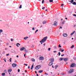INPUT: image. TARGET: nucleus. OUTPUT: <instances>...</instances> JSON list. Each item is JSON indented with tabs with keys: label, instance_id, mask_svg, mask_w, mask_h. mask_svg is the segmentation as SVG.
Wrapping results in <instances>:
<instances>
[{
	"label": "nucleus",
	"instance_id": "4d7b16f0",
	"mask_svg": "<svg viewBox=\"0 0 76 76\" xmlns=\"http://www.w3.org/2000/svg\"><path fill=\"white\" fill-rule=\"evenodd\" d=\"M48 11V10L47 9L45 10V11H46V12L47 11Z\"/></svg>",
	"mask_w": 76,
	"mask_h": 76
},
{
	"label": "nucleus",
	"instance_id": "864d4df0",
	"mask_svg": "<svg viewBox=\"0 0 76 76\" xmlns=\"http://www.w3.org/2000/svg\"><path fill=\"white\" fill-rule=\"evenodd\" d=\"M18 45L17 44L16 45V46H17L18 47H19V46H18Z\"/></svg>",
	"mask_w": 76,
	"mask_h": 76
},
{
	"label": "nucleus",
	"instance_id": "4be33fe9",
	"mask_svg": "<svg viewBox=\"0 0 76 76\" xmlns=\"http://www.w3.org/2000/svg\"><path fill=\"white\" fill-rule=\"evenodd\" d=\"M24 50H25L24 51H25L26 53H28V51L26 49H24Z\"/></svg>",
	"mask_w": 76,
	"mask_h": 76
},
{
	"label": "nucleus",
	"instance_id": "8fccbe9b",
	"mask_svg": "<svg viewBox=\"0 0 76 76\" xmlns=\"http://www.w3.org/2000/svg\"><path fill=\"white\" fill-rule=\"evenodd\" d=\"M63 4H62L61 5V7H63Z\"/></svg>",
	"mask_w": 76,
	"mask_h": 76
},
{
	"label": "nucleus",
	"instance_id": "f3484780",
	"mask_svg": "<svg viewBox=\"0 0 76 76\" xmlns=\"http://www.w3.org/2000/svg\"><path fill=\"white\" fill-rule=\"evenodd\" d=\"M28 38V37H26L24 38V39H25V40H26V39Z\"/></svg>",
	"mask_w": 76,
	"mask_h": 76
},
{
	"label": "nucleus",
	"instance_id": "f257e3e1",
	"mask_svg": "<svg viewBox=\"0 0 76 76\" xmlns=\"http://www.w3.org/2000/svg\"><path fill=\"white\" fill-rule=\"evenodd\" d=\"M47 37H45L44 38L42 39V42H44L46 40H47Z\"/></svg>",
	"mask_w": 76,
	"mask_h": 76
},
{
	"label": "nucleus",
	"instance_id": "c756f323",
	"mask_svg": "<svg viewBox=\"0 0 76 76\" xmlns=\"http://www.w3.org/2000/svg\"><path fill=\"white\" fill-rule=\"evenodd\" d=\"M2 76H4V75H5V73H2Z\"/></svg>",
	"mask_w": 76,
	"mask_h": 76
},
{
	"label": "nucleus",
	"instance_id": "f03ea898",
	"mask_svg": "<svg viewBox=\"0 0 76 76\" xmlns=\"http://www.w3.org/2000/svg\"><path fill=\"white\" fill-rule=\"evenodd\" d=\"M57 22L56 21H55L52 24L53 26H57Z\"/></svg>",
	"mask_w": 76,
	"mask_h": 76
},
{
	"label": "nucleus",
	"instance_id": "7ed1b4c3",
	"mask_svg": "<svg viewBox=\"0 0 76 76\" xmlns=\"http://www.w3.org/2000/svg\"><path fill=\"white\" fill-rule=\"evenodd\" d=\"M41 66H40L38 65L36 67L35 69H36V70H38V69L41 68Z\"/></svg>",
	"mask_w": 76,
	"mask_h": 76
},
{
	"label": "nucleus",
	"instance_id": "4c0bfd02",
	"mask_svg": "<svg viewBox=\"0 0 76 76\" xmlns=\"http://www.w3.org/2000/svg\"><path fill=\"white\" fill-rule=\"evenodd\" d=\"M50 50H51V48H49L48 49V51H50Z\"/></svg>",
	"mask_w": 76,
	"mask_h": 76
},
{
	"label": "nucleus",
	"instance_id": "3c124183",
	"mask_svg": "<svg viewBox=\"0 0 76 76\" xmlns=\"http://www.w3.org/2000/svg\"><path fill=\"white\" fill-rule=\"evenodd\" d=\"M57 52V51H53V53H56Z\"/></svg>",
	"mask_w": 76,
	"mask_h": 76
},
{
	"label": "nucleus",
	"instance_id": "20e7f679",
	"mask_svg": "<svg viewBox=\"0 0 76 76\" xmlns=\"http://www.w3.org/2000/svg\"><path fill=\"white\" fill-rule=\"evenodd\" d=\"M50 62H52V63H53V62H54V59L53 58H50Z\"/></svg>",
	"mask_w": 76,
	"mask_h": 76
},
{
	"label": "nucleus",
	"instance_id": "338daca9",
	"mask_svg": "<svg viewBox=\"0 0 76 76\" xmlns=\"http://www.w3.org/2000/svg\"><path fill=\"white\" fill-rule=\"evenodd\" d=\"M60 28H62V27H60V28H59V29H60Z\"/></svg>",
	"mask_w": 76,
	"mask_h": 76
},
{
	"label": "nucleus",
	"instance_id": "39448f33",
	"mask_svg": "<svg viewBox=\"0 0 76 76\" xmlns=\"http://www.w3.org/2000/svg\"><path fill=\"white\" fill-rule=\"evenodd\" d=\"M63 36L64 37H67V34L66 33H64L63 34Z\"/></svg>",
	"mask_w": 76,
	"mask_h": 76
},
{
	"label": "nucleus",
	"instance_id": "6ab92c4d",
	"mask_svg": "<svg viewBox=\"0 0 76 76\" xmlns=\"http://www.w3.org/2000/svg\"><path fill=\"white\" fill-rule=\"evenodd\" d=\"M64 61H67V58H64Z\"/></svg>",
	"mask_w": 76,
	"mask_h": 76
},
{
	"label": "nucleus",
	"instance_id": "473e14b6",
	"mask_svg": "<svg viewBox=\"0 0 76 76\" xmlns=\"http://www.w3.org/2000/svg\"><path fill=\"white\" fill-rule=\"evenodd\" d=\"M44 0H43L42 1V4H44Z\"/></svg>",
	"mask_w": 76,
	"mask_h": 76
},
{
	"label": "nucleus",
	"instance_id": "f8f14e48",
	"mask_svg": "<svg viewBox=\"0 0 76 76\" xmlns=\"http://www.w3.org/2000/svg\"><path fill=\"white\" fill-rule=\"evenodd\" d=\"M75 66V64L73 63L70 66V67H73Z\"/></svg>",
	"mask_w": 76,
	"mask_h": 76
},
{
	"label": "nucleus",
	"instance_id": "09e8293b",
	"mask_svg": "<svg viewBox=\"0 0 76 76\" xmlns=\"http://www.w3.org/2000/svg\"><path fill=\"white\" fill-rule=\"evenodd\" d=\"M9 54H7V55H6V56H9Z\"/></svg>",
	"mask_w": 76,
	"mask_h": 76
},
{
	"label": "nucleus",
	"instance_id": "72a5a7b5",
	"mask_svg": "<svg viewBox=\"0 0 76 76\" xmlns=\"http://www.w3.org/2000/svg\"><path fill=\"white\" fill-rule=\"evenodd\" d=\"M58 54H59V56H60L61 55V53H60V52H58Z\"/></svg>",
	"mask_w": 76,
	"mask_h": 76
},
{
	"label": "nucleus",
	"instance_id": "7c9ffc66",
	"mask_svg": "<svg viewBox=\"0 0 76 76\" xmlns=\"http://www.w3.org/2000/svg\"><path fill=\"white\" fill-rule=\"evenodd\" d=\"M19 9H21L22 8V5H20V7H19Z\"/></svg>",
	"mask_w": 76,
	"mask_h": 76
},
{
	"label": "nucleus",
	"instance_id": "a18cd8bd",
	"mask_svg": "<svg viewBox=\"0 0 76 76\" xmlns=\"http://www.w3.org/2000/svg\"><path fill=\"white\" fill-rule=\"evenodd\" d=\"M24 65H25V66H28L27 64H24Z\"/></svg>",
	"mask_w": 76,
	"mask_h": 76
},
{
	"label": "nucleus",
	"instance_id": "ea45409f",
	"mask_svg": "<svg viewBox=\"0 0 76 76\" xmlns=\"http://www.w3.org/2000/svg\"><path fill=\"white\" fill-rule=\"evenodd\" d=\"M26 53H25L24 54V57H25L26 56Z\"/></svg>",
	"mask_w": 76,
	"mask_h": 76
},
{
	"label": "nucleus",
	"instance_id": "a878e982",
	"mask_svg": "<svg viewBox=\"0 0 76 76\" xmlns=\"http://www.w3.org/2000/svg\"><path fill=\"white\" fill-rule=\"evenodd\" d=\"M4 73H7V70H5L4 71Z\"/></svg>",
	"mask_w": 76,
	"mask_h": 76
},
{
	"label": "nucleus",
	"instance_id": "9d476101",
	"mask_svg": "<svg viewBox=\"0 0 76 76\" xmlns=\"http://www.w3.org/2000/svg\"><path fill=\"white\" fill-rule=\"evenodd\" d=\"M53 64V63L50 62V63L49 64V66H52Z\"/></svg>",
	"mask_w": 76,
	"mask_h": 76
},
{
	"label": "nucleus",
	"instance_id": "393cba45",
	"mask_svg": "<svg viewBox=\"0 0 76 76\" xmlns=\"http://www.w3.org/2000/svg\"><path fill=\"white\" fill-rule=\"evenodd\" d=\"M58 67V66L56 65L55 67V69H57V68Z\"/></svg>",
	"mask_w": 76,
	"mask_h": 76
},
{
	"label": "nucleus",
	"instance_id": "b1692460",
	"mask_svg": "<svg viewBox=\"0 0 76 76\" xmlns=\"http://www.w3.org/2000/svg\"><path fill=\"white\" fill-rule=\"evenodd\" d=\"M3 31L2 30L0 29V34H1V33L3 32Z\"/></svg>",
	"mask_w": 76,
	"mask_h": 76
},
{
	"label": "nucleus",
	"instance_id": "bf43d9fd",
	"mask_svg": "<svg viewBox=\"0 0 76 76\" xmlns=\"http://www.w3.org/2000/svg\"><path fill=\"white\" fill-rule=\"evenodd\" d=\"M28 69H29V68H30V66H28Z\"/></svg>",
	"mask_w": 76,
	"mask_h": 76
},
{
	"label": "nucleus",
	"instance_id": "79ce46f5",
	"mask_svg": "<svg viewBox=\"0 0 76 76\" xmlns=\"http://www.w3.org/2000/svg\"><path fill=\"white\" fill-rule=\"evenodd\" d=\"M76 25H74V26H73L74 28H75V27H76Z\"/></svg>",
	"mask_w": 76,
	"mask_h": 76
},
{
	"label": "nucleus",
	"instance_id": "412c9836",
	"mask_svg": "<svg viewBox=\"0 0 76 76\" xmlns=\"http://www.w3.org/2000/svg\"><path fill=\"white\" fill-rule=\"evenodd\" d=\"M43 72V70H40L38 72V73H42V72Z\"/></svg>",
	"mask_w": 76,
	"mask_h": 76
},
{
	"label": "nucleus",
	"instance_id": "f704fd0d",
	"mask_svg": "<svg viewBox=\"0 0 76 76\" xmlns=\"http://www.w3.org/2000/svg\"><path fill=\"white\" fill-rule=\"evenodd\" d=\"M38 30H37L35 32V33L36 34V33H37V32H38Z\"/></svg>",
	"mask_w": 76,
	"mask_h": 76
},
{
	"label": "nucleus",
	"instance_id": "6e6d98bb",
	"mask_svg": "<svg viewBox=\"0 0 76 76\" xmlns=\"http://www.w3.org/2000/svg\"><path fill=\"white\" fill-rule=\"evenodd\" d=\"M64 56V54H63V55H61V56Z\"/></svg>",
	"mask_w": 76,
	"mask_h": 76
},
{
	"label": "nucleus",
	"instance_id": "052dcab7",
	"mask_svg": "<svg viewBox=\"0 0 76 76\" xmlns=\"http://www.w3.org/2000/svg\"><path fill=\"white\" fill-rule=\"evenodd\" d=\"M40 42H42V40L41 41H40Z\"/></svg>",
	"mask_w": 76,
	"mask_h": 76
},
{
	"label": "nucleus",
	"instance_id": "680f3d73",
	"mask_svg": "<svg viewBox=\"0 0 76 76\" xmlns=\"http://www.w3.org/2000/svg\"><path fill=\"white\" fill-rule=\"evenodd\" d=\"M5 50H7V48H5Z\"/></svg>",
	"mask_w": 76,
	"mask_h": 76
},
{
	"label": "nucleus",
	"instance_id": "a19ab883",
	"mask_svg": "<svg viewBox=\"0 0 76 76\" xmlns=\"http://www.w3.org/2000/svg\"><path fill=\"white\" fill-rule=\"evenodd\" d=\"M18 72H20V69H18Z\"/></svg>",
	"mask_w": 76,
	"mask_h": 76
},
{
	"label": "nucleus",
	"instance_id": "dca6fc26",
	"mask_svg": "<svg viewBox=\"0 0 76 76\" xmlns=\"http://www.w3.org/2000/svg\"><path fill=\"white\" fill-rule=\"evenodd\" d=\"M31 61H35V60L34 58H31Z\"/></svg>",
	"mask_w": 76,
	"mask_h": 76
},
{
	"label": "nucleus",
	"instance_id": "bb28decb",
	"mask_svg": "<svg viewBox=\"0 0 76 76\" xmlns=\"http://www.w3.org/2000/svg\"><path fill=\"white\" fill-rule=\"evenodd\" d=\"M76 2H73V3H72V4H74V5H75V4H76Z\"/></svg>",
	"mask_w": 76,
	"mask_h": 76
},
{
	"label": "nucleus",
	"instance_id": "a211bd4d",
	"mask_svg": "<svg viewBox=\"0 0 76 76\" xmlns=\"http://www.w3.org/2000/svg\"><path fill=\"white\" fill-rule=\"evenodd\" d=\"M65 22H66V21L64 20L62 22V24H63V25H64V23Z\"/></svg>",
	"mask_w": 76,
	"mask_h": 76
},
{
	"label": "nucleus",
	"instance_id": "c85d7f7f",
	"mask_svg": "<svg viewBox=\"0 0 76 76\" xmlns=\"http://www.w3.org/2000/svg\"><path fill=\"white\" fill-rule=\"evenodd\" d=\"M50 2H53V0H49Z\"/></svg>",
	"mask_w": 76,
	"mask_h": 76
},
{
	"label": "nucleus",
	"instance_id": "37998d69",
	"mask_svg": "<svg viewBox=\"0 0 76 76\" xmlns=\"http://www.w3.org/2000/svg\"><path fill=\"white\" fill-rule=\"evenodd\" d=\"M64 51V50H61V52H63V51Z\"/></svg>",
	"mask_w": 76,
	"mask_h": 76
},
{
	"label": "nucleus",
	"instance_id": "de8ad7c7",
	"mask_svg": "<svg viewBox=\"0 0 76 76\" xmlns=\"http://www.w3.org/2000/svg\"><path fill=\"white\" fill-rule=\"evenodd\" d=\"M73 16H76V15H75V14H74V15H73Z\"/></svg>",
	"mask_w": 76,
	"mask_h": 76
},
{
	"label": "nucleus",
	"instance_id": "1a4fd4ad",
	"mask_svg": "<svg viewBox=\"0 0 76 76\" xmlns=\"http://www.w3.org/2000/svg\"><path fill=\"white\" fill-rule=\"evenodd\" d=\"M46 23H47V21L44 20L42 22V23L43 25H45V24H46Z\"/></svg>",
	"mask_w": 76,
	"mask_h": 76
},
{
	"label": "nucleus",
	"instance_id": "774afa93",
	"mask_svg": "<svg viewBox=\"0 0 76 76\" xmlns=\"http://www.w3.org/2000/svg\"><path fill=\"white\" fill-rule=\"evenodd\" d=\"M52 67H53V68H54V66H53V65L52 66Z\"/></svg>",
	"mask_w": 76,
	"mask_h": 76
},
{
	"label": "nucleus",
	"instance_id": "9b49d317",
	"mask_svg": "<svg viewBox=\"0 0 76 76\" xmlns=\"http://www.w3.org/2000/svg\"><path fill=\"white\" fill-rule=\"evenodd\" d=\"M25 48L24 47L20 49V51H23V50H25Z\"/></svg>",
	"mask_w": 76,
	"mask_h": 76
},
{
	"label": "nucleus",
	"instance_id": "13d9d810",
	"mask_svg": "<svg viewBox=\"0 0 76 76\" xmlns=\"http://www.w3.org/2000/svg\"><path fill=\"white\" fill-rule=\"evenodd\" d=\"M65 19H66V20H67V18H65Z\"/></svg>",
	"mask_w": 76,
	"mask_h": 76
},
{
	"label": "nucleus",
	"instance_id": "2eb2a0df",
	"mask_svg": "<svg viewBox=\"0 0 76 76\" xmlns=\"http://www.w3.org/2000/svg\"><path fill=\"white\" fill-rule=\"evenodd\" d=\"M63 59H64V58H61L59 59V60L60 61H62V60H63Z\"/></svg>",
	"mask_w": 76,
	"mask_h": 76
},
{
	"label": "nucleus",
	"instance_id": "603ef678",
	"mask_svg": "<svg viewBox=\"0 0 76 76\" xmlns=\"http://www.w3.org/2000/svg\"><path fill=\"white\" fill-rule=\"evenodd\" d=\"M45 75H48V74H47V73H45Z\"/></svg>",
	"mask_w": 76,
	"mask_h": 76
},
{
	"label": "nucleus",
	"instance_id": "5701e85b",
	"mask_svg": "<svg viewBox=\"0 0 76 76\" xmlns=\"http://www.w3.org/2000/svg\"><path fill=\"white\" fill-rule=\"evenodd\" d=\"M34 68V64H33L31 66V69H32Z\"/></svg>",
	"mask_w": 76,
	"mask_h": 76
},
{
	"label": "nucleus",
	"instance_id": "2f4dec72",
	"mask_svg": "<svg viewBox=\"0 0 76 76\" xmlns=\"http://www.w3.org/2000/svg\"><path fill=\"white\" fill-rule=\"evenodd\" d=\"M58 47H59V48H61V46L60 45H59Z\"/></svg>",
	"mask_w": 76,
	"mask_h": 76
},
{
	"label": "nucleus",
	"instance_id": "c9c22d12",
	"mask_svg": "<svg viewBox=\"0 0 76 76\" xmlns=\"http://www.w3.org/2000/svg\"><path fill=\"white\" fill-rule=\"evenodd\" d=\"M11 60H12V58H10V62H12V61H11Z\"/></svg>",
	"mask_w": 76,
	"mask_h": 76
},
{
	"label": "nucleus",
	"instance_id": "0e129e2a",
	"mask_svg": "<svg viewBox=\"0 0 76 76\" xmlns=\"http://www.w3.org/2000/svg\"><path fill=\"white\" fill-rule=\"evenodd\" d=\"M5 36H7V34H5Z\"/></svg>",
	"mask_w": 76,
	"mask_h": 76
},
{
	"label": "nucleus",
	"instance_id": "cd10ccee",
	"mask_svg": "<svg viewBox=\"0 0 76 76\" xmlns=\"http://www.w3.org/2000/svg\"><path fill=\"white\" fill-rule=\"evenodd\" d=\"M71 48H74V45H72L71 47Z\"/></svg>",
	"mask_w": 76,
	"mask_h": 76
},
{
	"label": "nucleus",
	"instance_id": "c03bdc74",
	"mask_svg": "<svg viewBox=\"0 0 76 76\" xmlns=\"http://www.w3.org/2000/svg\"><path fill=\"white\" fill-rule=\"evenodd\" d=\"M17 44L19 45H20V44L19 43H17Z\"/></svg>",
	"mask_w": 76,
	"mask_h": 76
},
{
	"label": "nucleus",
	"instance_id": "49530a36",
	"mask_svg": "<svg viewBox=\"0 0 76 76\" xmlns=\"http://www.w3.org/2000/svg\"><path fill=\"white\" fill-rule=\"evenodd\" d=\"M74 60H76V57L75 58H74Z\"/></svg>",
	"mask_w": 76,
	"mask_h": 76
},
{
	"label": "nucleus",
	"instance_id": "5fc2aeb1",
	"mask_svg": "<svg viewBox=\"0 0 76 76\" xmlns=\"http://www.w3.org/2000/svg\"><path fill=\"white\" fill-rule=\"evenodd\" d=\"M11 41H13V39L12 38V39H11Z\"/></svg>",
	"mask_w": 76,
	"mask_h": 76
},
{
	"label": "nucleus",
	"instance_id": "e2e57ef3",
	"mask_svg": "<svg viewBox=\"0 0 76 76\" xmlns=\"http://www.w3.org/2000/svg\"><path fill=\"white\" fill-rule=\"evenodd\" d=\"M17 57H19V56H16Z\"/></svg>",
	"mask_w": 76,
	"mask_h": 76
},
{
	"label": "nucleus",
	"instance_id": "e433bc0d",
	"mask_svg": "<svg viewBox=\"0 0 76 76\" xmlns=\"http://www.w3.org/2000/svg\"><path fill=\"white\" fill-rule=\"evenodd\" d=\"M9 43H6V45H9Z\"/></svg>",
	"mask_w": 76,
	"mask_h": 76
},
{
	"label": "nucleus",
	"instance_id": "0eeeda50",
	"mask_svg": "<svg viewBox=\"0 0 76 76\" xmlns=\"http://www.w3.org/2000/svg\"><path fill=\"white\" fill-rule=\"evenodd\" d=\"M44 57H43L42 56H41L39 58V59L40 60H44Z\"/></svg>",
	"mask_w": 76,
	"mask_h": 76
},
{
	"label": "nucleus",
	"instance_id": "6e6552de",
	"mask_svg": "<svg viewBox=\"0 0 76 76\" xmlns=\"http://www.w3.org/2000/svg\"><path fill=\"white\" fill-rule=\"evenodd\" d=\"M73 72V69H71L70 70L69 72V73H72V72Z\"/></svg>",
	"mask_w": 76,
	"mask_h": 76
},
{
	"label": "nucleus",
	"instance_id": "aec40b11",
	"mask_svg": "<svg viewBox=\"0 0 76 76\" xmlns=\"http://www.w3.org/2000/svg\"><path fill=\"white\" fill-rule=\"evenodd\" d=\"M73 1H74V0H72L71 1H70V2L71 3H72V4H73Z\"/></svg>",
	"mask_w": 76,
	"mask_h": 76
},
{
	"label": "nucleus",
	"instance_id": "69168bd1",
	"mask_svg": "<svg viewBox=\"0 0 76 76\" xmlns=\"http://www.w3.org/2000/svg\"><path fill=\"white\" fill-rule=\"evenodd\" d=\"M42 9H44V7L42 8Z\"/></svg>",
	"mask_w": 76,
	"mask_h": 76
},
{
	"label": "nucleus",
	"instance_id": "4468645a",
	"mask_svg": "<svg viewBox=\"0 0 76 76\" xmlns=\"http://www.w3.org/2000/svg\"><path fill=\"white\" fill-rule=\"evenodd\" d=\"M12 72V69H9L8 70V72Z\"/></svg>",
	"mask_w": 76,
	"mask_h": 76
},
{
	"label": "nucleus",
	"instance_id": "423d86ee",
	"mask_svg": "<svg viewBox=\"0 0 76 76\" xmlns=\"http://www.w3.org/2000/svg\"><path fill=\"white\" fill-rule=\"evenodd\" d=\"M17 66V64H12V66L13 67H16Z\"/></svg>",
	"mask_w": 76,
	"mask_h": 76
},
{
	"label": "nucleus",
	"instance_id": "58836bf2",
	"mask_svg": "<svg viewBox=\"0 0 76 76\" xmlns=\"http://www.w3.org/2000/svg\"><path fill=\"white\" fill-rule=\"evenodd\" d=\"M32 30H34V31L35 30V28H32Z\"/></svg>",
	"mask_w": 76,
	"mask_h": 76
},
{
	"label": "nucleus",
	"instance_id": "ddd939ff",
	"mask_svg": "<svg viewBox=\"0 0 76 76\" xmlns=\"http://www.w3.org/2000/svg\"><path fill=\"white\" fill-rule=\"evenodd\" d=\"M76 32L75 31H74L71 34H70V35L71 36H72V35H73V34H74V33H75V32Z\"/></svg>",
	"mask_w": 76,
	"mask_h": 76
}]
</instances>
